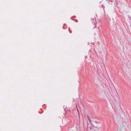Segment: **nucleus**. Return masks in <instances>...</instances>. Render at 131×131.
I'll use <instances>...</instances> for the list:
<instances>
[{
  "mask_svg": "<svg viewBox=\"0 0 131 131\" xmlns=\"http://www.w3.org/2000/svg\"><path fill=\"white\" fill-rule=\"evenodd\" d=\"M64 110H65V111H66V109H64Z\"/></svg>",
  "mask_w": 131,
  "mask_h": 131,
  "instance_id": "6e6552de",
  "label": "nucleus"
},
{
  "mask_svg": "<svg viewBox=\"0 0 131 131\" xmlns=\"http://www.w3.org/2000/svg\"><path fill=\"white\" fill-rule=\"evenodd\" d=\"M77 111L78 112V114L79 115V110H78V108H77Z\"/></svg>",
  "mask_w": 131,
  "mask_h": 131,
  "instance_id": "7ed1b4c3",
  "label": "nucleus"
},
{
  "mask_svg": "<svg viewBox=\"0 0 131 131\" xmlns=\"http://www.w3.org/2000/svg\"><path fill=\"white\" fill-rule=\"evenodd\" d=\"M102 7L104 9V13H105V9H104L105 6H104L103 5H102Z\"/></svg>",
  "mask_w": 131,
  "mask_h": 131,
  "instance_id": "f257e3e1",
  "label": "nucleus"
},
{
  "mask_svg": "<svg viewBox=\"0 0 131 131\" xmlns=\"http://www.w3.org/2000/svg\"><path fill=\"white\" fill-rule=\"evenodd\" d=\"M94 122H95V123H100L98 122H97V121H94Z\"/></svg>",
  "mask_w": 131,
  "mask_h": 131,
  "instance_id": "20e7f679",
  "label": "nucleus"
},
{
  "mask_svg": "<svg viewBox=\"0 0 131 131\" xmlns=\"http://www.w3.org/2000/svg\"><path fill=\"white\" fill-rule=\"evenodd\" d=\"M72 19V20H74V19Z\"/></svg>",
  "mask_w": 131,
  "mask_h": 131,
  "instance_id": "9d476101",
  "label": "nucleus"
},
{
  "mask_svg": "<svg viewBox=\"0 0 131 131\" xmlns=\"http://www.w3.org/2000/svg\"><path fill=\"white\" fill-rule=\"evenodd\" d=\"M76 21L78 22V20H75Z\"/></svg>",
  "mask_w": 131,
  "mask_h": 131,
  "instance_id": "423d86ee",
  "label": "nucleus"
},
{
  "mask_svg": "<svg viewBox=\"0 0 131 131\" xmlns=\"http://www.w3.org/2000/svg\"><path fill=\"white\" fill-rule=\"evenodd\" d=\"M97 28V27H96V26H95L94 27V28Z\"/></svg>",
  "mask_w": 131,
  "mask_h": 131,
  "instance_id": "39448f33",
  "label": "nucleus"
},
{
  "mask_svg": "<svg viewBox=\"0 0 131 131\" xmlns=\"http://www.w3.org/2000/svg\"><path fill=\"white\" fill-rule=\"evenodd\" d=\"M88 119H89V121H90V123H91V119H90V118L88 116Z\"/></svg>",
  "mask_w": 131,
  "mask_h": 131,
  "instance_id": "f03ea898",
  "label": "nucleus"
},
{
  "mask_svg": "<svg viewBox=\"0 0 131 131\" xmlns=\"http://www.w3.org/2000/svg\"><path fill=\"white\" fill-rule=\"evenodd\" d=\"M94 127H95L97 128V127H96V126H94Z\"/></svg>",
  "mask_w": 131,
  "mask_h": 131,
  "instance_id": "0eeeda50",
  "label": "nucleus"
},
{
  "mask_svg": "<svg viewBox=\"0 0 131 131\" xmlns=\"http://www.w3.org/2000/svg\"><path fill=\"white\" fill-rule=\"evenodd\" d=\"M74 18H75V17H75V16H74Z\"/></svg>",
  "mask_w": 131,
  "mask_h": 131,
  "instance_id": "1a4fd4ad",
  "label": "nucleus"
}]
</instances>
